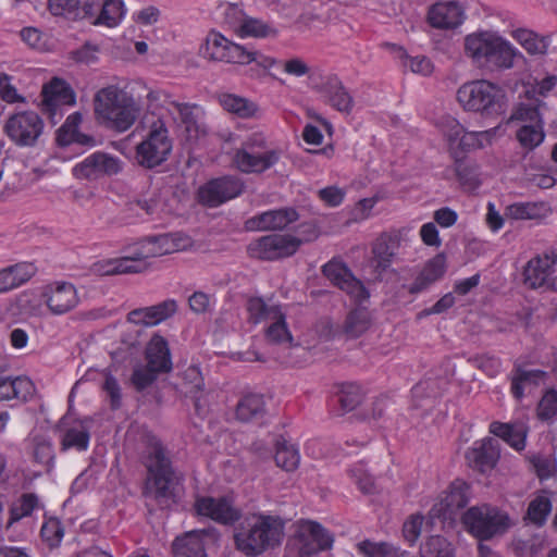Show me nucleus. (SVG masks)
Instances as JSON below:
<instances>
[{
	"instance_id": "1",
	"label": "nucleus",
	"mask_w": 557,
	"mask_h": 557,
	"mask_svg": "<svg viewBox=\"0 0 557 557\" xmlns=\"http://www.w3.org/2000/svg\"><path fill=\"white\" fill-rule=\"evenodd\" d=\"M145 467L147 476L141 491L143 496L154 500L161 508L175 503L180 478L173 467L169 450L160 441L154 440L150 443Z\"/></svg>"
},
{
	"instance_id": "2",
	"label": "nucleus",
	"mask_w": 557,
	"mask_h": 557,
	"mask_svg": "<svg viewBox=\"0 0 557 557\" xmlns=\"http://www.w3.org/2000/svg\"><path fill=\"white\" fill-rule=\"evenodd\" d=\"M48 7L55 16L107 27L116 26L125 13L122 0H102L100 4L95 0H48Z\"/></svg>"
},
{
	"instance_id": "3",
	"label": "nucleus",
	"mask_w": 557,
	"mask_h": 557,
	"mask_svg": "<svg viewBox=\"0 0 557 557\" xmlns=\"http://www.w3.org/2000/svg\"><path fill=\"white\" fill-rule=\"evenodd\" d=\"M465 51L475 64L492 71L511 69L517 55L507 40L491 32L468 35Z\"/></svg>"
},
{
	"instance_id": "4",
	"label": "nucleus",
	"mask_w": 557,
	"mask_h": 557,
	"mask_svg": "<svg viewBox=\"0 0 557 557\" xmlns=\"http://www.w3.org/2000/svg\"><path fill=\"white\" fill-rule=\"evenodd\" d=\"M199 53L205 59L214 62L238 65L256 63L262 70H268L275 63L274 59L258 50L236 44L214 29L207 34L203 44L199 48Z\"/></svg>"
},
{
	"instance_id": "5",
	"label": "nucleus",
	"mask_w": 557,
	"mask_h": 557,
	"mask_svg": "<svg viewBox=\"0 0 557 557\" xmlns=\"http://www.w3.org/2000/svg\"><path fill=\"white\" fill-rule=\"evenodd\" d=\"M461 107L485 117H496L506 112L507 95L498 85L486 79L465 83L457 91Z\"/></svg>"
},
{
	"instance_id": "6",
	"label": "nucleus",
	"mask_w": 557,
	"mask_h": 557,
	"mask_svg": "<svg viewBox=\"0 0 557 557\" xmlns=\"http://www.w3.org/2000/svg\"><path fill=\"white\" fill-rule=\"evenodd\" d=\"M97 117L119 132L127 131L135 122L137 109L134 99L115 85L98 90L94 99Z\"/></svg>"
},
{
	"instance_id": "7",
	"label": "nucleus",
	"mask_w": 557,
	"mask_h": 557,
	"mask_svg": "<svg viewBox=\"0 0 557 557\" xmlns=\"http://www.w3.org/2000/svg\"><path fill=\"white\" fill-rule=\"evenodd\" d=\"M283 536V520L280 517L261 515L249 529L235 533L234 540L238 550L247 557H257L280 545Z\"/></svg>"
},
{
	"instance_id": "8",
	"label": "nucleus",
	"mask_w": 557,
	"mask_h": 557,
	"mask_svg": "<svg viewBox=\"0 0 557 557\" xmlns=\"http://www.w3.org/2000/svg\"><path fill=\"white\" fill-rule=\"evenodd\" d=\"M282 157V150L271 148L263 133L248 135L236 149L233 162L245 174H261L274 166Z\"/></svg>"
},
{
	"instance_id": "9",
	"label": "nucleus",
	"mask_w": 557,
	"mask_h": 557,
	"mask_svg": "<svg viewBox=\"0 0 557 557\" xmlns=\"http://www.w3.org/2000/svg\"><path fill=\"white\" fill-rule=\"evenodd\" d=\"M462 523L479 541H488L504 535L511 527L509 515L488 504L470 507L462 515Z\"/></svg>"
},
{
	"instance_id": "10",
	"label": "nucleus",
	"mask_w": 557,
	"mask_h": 557,
	"mask_svg": "<svg viewBox=\"0 0 557 557\" xmlns=\"http://www.w3.org/2000/svg\"><path fill=\"white\" fill-rule=\"evenodd\" d=\"M172 148L165 123L158 119L150 125L144 140L136 146L135 160L139 166L152 170L169 159Z\"/></svg>"
},
{
	"instance_id": "11",
	"label": "nucleus",
	"mask_w": 557,
	"mask_h": 557,
	"mask_svg": "<svg viewBox=\"0 0 557 557\" xmlns=\"http://www.w3.org/2000/svg\"><path fill=\"white\" fill-rule=\"evenodd\" d=\"M45 123L33 110L15 112L5 120L3 133L18 148H35L41 143Z\"/></svg>"
},
{
	"instance_id": "12",
	"label": "nucleus",
	"mask_w": 557,
	"mask_h": 557,
	"mask_svg": "<svg viewBox=\"0 0 557 557\" xmlns=\"http://www.w3.org/2000/svg\"><path fill=\"white\" fill-rule=\"evenodd\" d=\"M333 535L319 522L305 521L288 542L289 553L294 557H312L332 548Z\"/></svg>"
},
{
	"instance_id": "13",
	"label": "nucleus",
	"mask_w": 557,
	"mask_h": 557,
	"mask_svg": "<svg viewBox=\"0 0 557 557\" xmlns=\"http://www.w3.org/2000/svg\"><path fill=\"white\" fill-rule=\"evenodd\" d=\"M40 98V112L47 117L51 126L57 125L62 120L64 107L76 103L74 90L69 84L58 77L44 85Z\"/></svg>"
},
{
	"instance_id": "14",
	"label": "nucleus",
	"mask_w": 557,
	"mask_h": 557,
	"mask_svg": "<svg viewBox=\"0 0 557 557\" xmlns=\"http://www.w3.org/2000/svg\"><path fill=\"white\" fill-rule=\"evenodd\" d=\"M245 190V183L234 175H223L211 178L201 185L196 194L198 203L207 208L219 206L240 196Z\"/></svg>"
},
{
	"instance_id": "15",
	"label": "nucleus",
	"mask_w": 557,
	"mask_h": 557,
	"mask_svg": "<svg viewBox=\"0 0 557 557\" xmlns=\"http://www.w3.org/2000/svg\"><path fill=\"white\" fill-rule=\"evenodd\" d=\"M301 244L302 240L295 236L272 234L250 243L247 251L252 258L273 261L295 255Z\"/></svg>"
},
{
	"instance_id": "16",
	"label": "nucleus",
	"mask_w": 557,
	"mask_h": 557,
	"mask_svg": "<svg viewBox=\"0 0 557 557\" xmlns=\"http://www.w3.org/2000/svg\"><path fill=\"white\" fill-rule=\"evenodd\" d=\"M321 272L334 286L345 292L356 302H362L369 298L368 289L345 262L333 258L322 265Z\"/></svg>"
},
{
	"instance_id": "17",
	"label": "nucleus",
	"mask_w": 557,
	"mask_h": 557,
	"mask_svg": "<svg viewBox=\"0 0 557 557\" xmlns=\"http://www.w3.org/2000/svg\"><path fill=\"white\" fill-rule=\"evenodd\" d=\"M121 170L119 158L96 151L73 168V175L77 178L98 180L102 176L116 175Z\"/></svg>"
},
{
	"instance_id": "18",
	"label": "nucleus",
	"mask_w": 557,
	"mask_h": 557,
	"mask_svg": "<svg viewBox=\"0 0 557 557\" xmlns=\"http://www.w3.org/2000/svg\"><path fill=\"white\" fill-rule=\"evenodd\" d=\"M45 304L54 315H62L73 310L79 302L76 287L69 282H54L42 292Z\"/></svg>"
},
{
	"instance_id": "19",
	"label": "nucleus",
	"mask_w": 557,
	"mask_h": 557,
	"mask_svg": "<svg viewBox=\"0 0 557 557\" xmlns=\"http://www.w3.org/2000/svg\"><path fill=\"white\" fill-rule=\"evenodd\" d=\"M313 89L320 95L322 101L338 112L350 114L355 101L347 88L336 75L326 76L323 82Z\"/></svg>"
},
{
	"instance_id": "20",
	"label": "nucleus",
	"mask_w": 557,
	"mask_h": 557,
	"mask_svg": "<svg viewBox=\"0 0 557 557\" xmlns=\"http://www.w3.org/2000/svg\"><path fill=\"white\" fill-rule=\"evenodd\" d=\"M198 515L206 516L221 524H233L242 517L240 510L235 508L228 497L214 498L200 497L195 503Z\"/></svg>"
},
{
	"instance_id": "21",
	"label": "nucleus",
	"mask_w": 557,
	"mask_h": 557,
	"mask_svg": "<svg viewBox=\"0 0 557 557\" xmlns=\"http://www.w3.org/2000/svg\"><path fill=\"white\" fill-rule=\"evenodd\" d=\"M177 310V301L169 298L153 306L134 309L126 319L136 325L154 326L172 318Z\"/></svg>"
},
{
	"instance_id": "22",
	"label": "nucleus",
	"mask_w": 557,
	"mask_h": 557,
	"mask_svg": "<svg viewBox=\"0 0 557 557\" xmlns=\"http://www.w3.org/2000/svg\"><path fill=\"white\" fill-rule=\"evenodd\" d=\"M499 459L498 443L487 437L475 442L466 453V460L473 470L486 473L493 470Z\"/></svg>"
},
{
	"instance_id": "23",
	"label": "nucleus",
	"mask_w": 557,
	"mask_h": 557,
	"mask_svg": "<svg viewBox=\"0 0 557 557\" xmlns=\"http://www.w3.org/2000/svg\"><path fill=\"white\" fill-rule=\"evenodd\" d=\"M298 218V212L293 208L269 210L248 219L246 221V228L248 231L283 230L297 221Z\"/></svg>"
},
{
	"instance_id": "24",
	"label": "nucleus",
	"mask_w": 557,
	"mask_h": 557,
	"mask_svg": "<svg viewBox=\"0 0 557 557\" xmlns=\"http://www.w3.org/2000/svg\"><path fill=\"white\" fill-rule=\"evenodd\" d=\"M82 121L83 115L78 111L71 113L66 117L65 122L55 132V144L58 147L63 148L73 144L87 148L96 146L97 141L94 136L79 132Z\"/></svg>"
},
{
	"instance_id": "25",
	"label": "nucleus",
	"mask_w": 557,
	"mask_h": 557,
	"mask_svg": "<svg viewBox=\"0 0 557 557\" xmlns=\"http://www.w3.org/2000/svg\"><path fill=\"white\" fill-rule=\"evenodd\" d=\"M446 269V256L444 252H440L424 264L423 269L410 285H404V287L407 288L411 295L423 293L444 276Z\"/></svg>"
},
{
	"instance_id": "26",
	"label": "nucleus",
	"mask_w": 557,
	"mask_h": 557,
	"mask_svg": "<svg viewBox=\"0 0 557 557\" xmlns=\"http://www.w3.org/2000/svg\"><path fill=\"white\" fill-rule=\"evenodd\" d=\"M463 21L462 8L455 1L436 2L428 12L429 24L438 29H454Z\"/></svg>"
},
{
	"instance_id": "27",
	"label": "nucleus",
	"mask_w": 557,
	"mask_h": 557,
	"mask_svg": "<svg viewBox=\"0 0 557 557\" xmlns=\"http://www.w3.org/2000/svg\"><path fill=\"white\" fill-rule=\"evenodd\" d=\"M134 246L135 258L141 259L160 257L178 250V244L172 234L148 236Z\"/></svg>"
},
{
	"instance_id": "28",
	"label": "nucleus",
	"mask_w": 557,
	"mask_h": 557,
	"mask_svg": "<svg viewBox=\"0 0 557 557\" xmlns=\"http://www.w3.org/2000/svg\"><path fill=\"white\" fill-rule=\"evenodd\" d=\"M556 260L548 255L532 258L524 267V283L533 289L545 287L554 272Z\"/></svg>"
},
{
	"instance_id": "29",
	"label": "nucleus",
	"mask_w": 557,
	"mask_h": 557,
	"mask_svg": "<svg viewBox=\"0 0 557 557\" xmlns=\"http://www.w3.org/2000/svg\"><path fill=\"white\" fill-rule=\"evenodd\" d=\"M400 246L398 236L382 234L372 246V265L379 274L385 272L392 264Z\"/></svg>"
},
{
	"instance_id": "30",
	"label": "nucleus",
	"mask_w": 557,
	"mask_h": 557,
	"mask_svg": "<svg viewBox=\"0 0 557 557\" xmlns=\"http://www.w3.org/2000/svg\"><path fill=\"white\" fill-rule=\"evenodd\" d=\"M547 377V372L540 369L527 370L519 362H515L511 372L510 392L513 398L520 401L524 397L525 386L537 387Z\"/></svg>"
},
{
	"instance_id": "31",
	"label": "nucleus",
	"mask_w": 557,
	"mask_h": 557,
	"mask_svg": "<svg viewBox=\"0 0 557 557\" xmlns=\"http://www.w3.org/2000/svg\"><path fill=\"white\" fill-rule=\"evenodd\" d=\"M145 357L147 366L153 368L154 371L169 373L172 370L173 364L168 341L159 334H154L150 338L145 350Z\"/></svg>"
},
{
	"instance_id": "32",
	"label": "nucleus",
	"mask_w": 557,
	"mask_h": 557,
	"mask_svg": "<svg viewBox=\"0 0 557 557\" xmlns=\"http://www.w3.org/2000/svg\"><path fill=\"white\" fill-rule=\"evenodd\" d=\"M235 414L240 422L261 424L267 414L263 395L257 393L244 395L236 405Z\"/></svg>"
},
{
	"instance_id": "33",
	"label": "nucleus",
	"mask_w": 557,
	"mask_h": 557,
	"mask_svg": "<svg viewBox=\"0 0 557 557\" xmlns=\"http://www.w3.org/2000/svg\"><path fill=\"white\" fill-rule=\"evenodd\" d=\"M183 388L186 396L194 401L197 414L206 412L207 401L203 399L205 381L198 366L191 364L182 374Z\"/></svg>"
},
{
	"instance_id": "34",
	"label": "nucleus",
	"mask_w": 557,
	"mask_h": 557,
	"mask_svg": "<svg viewBox=\"0 0 557 557\" xmlns=\"http://www.w3.org/2000/svg\"><path fill=\"white\" fill-rule=\"evenodd\" d=\"M34 393L33 382L25 376L0 375V400L20 399L27 401Z\"/></svg>"
},
{
	"instance_id": "35",
	"label": "nucleus",
	"mask_w": 557,
	"mask_h": 557,
	"mask_svg": "<svg viewBox=\"0 0 557 557\" xmlns=\"http://www.w3.org/2000/svg\"><path fill=\"white\" fill-rule=\"evenodd\" d=\"M372 317L366 307H357L350 310L343 323V334L348 339H355L362 336L371 326Z\"/></svg>"
},
{
	"instance_id": "36",
	"label": "nucleus",
	"mask_w": 557,
	"mask_h": 557,
	"mask_svg": "<svg viewBox=\"0 0 557 557\" xmlns=\"http://www.w3.org/2000/svg\"><path fill=\"white\" fill-rule=\"evenodd\" d=\"M173 557H207L203 540L196 532L177 536L172 543Z\"/></svg>"
},
{
	"instance_id": "37",
	"label": "nucleus",
	"mask_w": 557,
	"mask_h": 557,
	"mask_svg": "<svg viewBox=\"0 0 557 557\" xmlns=\"http://www.w3.org/2000/svg\"><path fill=\"white\" fill-rule=\"evenodd\" d=\"M490 432L504 440L516 450H522L525 447L527 431L523 428H516L509 423L494 421L490 424Z\"/></svg>"
},
{
	"instance_id": "38",
	"label": "nucleus",
	"mask_w": 557,
	"mask_h": 557,
	"mask_svg": "<svg viewBox=\"0 0 557 557\" xmlns=\"http://www.w3.org/2000/svg\"><path fill=\"white\" fill-rule=\"evenodd\" d=\"M470 485L462 480H455L449 485V492L446 495L444 503L440 506L445 507L449 515L456 510L465 508L470 500Z\"/></svg>"
},
{
	"instance_id": "39",
	"label": "nucleus",
	"mask_w": 557,
	"mask_h": 557,
	"mask_svg": "<svg viewBox=\"0 0 557 557\" xmlns=\"http://www.w3.org/2000/svg\"><path fill=\"white\" fill-rule=\"evenodd\" d=\"M219 102L225 111L236 114L242 119L251 117L258 111L255 102L234 94L224 92L219 95Z\"/></svg>"
},
{
	"instance_id": "40",
	"label": "nucleus",
	"mask_w": 557,
	"mask_h": 557,
	"mask_svg": "<svg viewBox=\"0 0 557 557\" xmlns=\"http://www.w3.org/2000/svg\"><path fill=\"white\" fill-rule=\"evenodd\" d=\"M358 554L363 557H407L406 550H400L398 547L386 542H372L363 540L356 545Z\"/></svg>"
},
{
	"instance_id": "41",
	"label": "nucleus",
	"mask_w": 557,
	"mask_h": 557,
	"mask_svg": "<svg viewBox=\"0 0 557 557\" xmlns=\"http://www.w3.org/2000/svg\"><path fill=\"white\" fill-rule=\"evenodd\" d=\"M274 319L275 321L265 329L267 341L271 344L293 346L294 337L286 323V315L277 310V315Z\"/></svg>"
},
{
	"instance_id": "42",
	"label": "nucleus",
	"mask_w": 557,
	"mask_h": 557,
	"mask_svg": "<svg viewBox=\"0 0 557 557\" xmlns=\"http://www.w3.org/2000/svg\"><path fill=\"white\" fill-rule=\"evenodd\" d=\"M455 173L461 186L468 190H474L481 185L479 168L473 161L457 159L455 161Z\"/></svg>"
},
{
	"instance_id": "43",
	"label": "nucleus",
	"mask_w": 557,
	"mask_h": 557,
	"mask_svg": "<svg viewBox=\"0 0 557 557\" xmlns=\"http://www.w3.org/2000/svg\"><path fill=\"white\" fill-rule=\"evenodd\" d=\"M544 122L540 112V104L534 103H518L511 111V114L506 120V124L522 123V125H535Z\"/></svg>"
},
{
	"instance_id": "44",
	"label": "nucleus",
	"mask_w": 557,
	"mask_h": 557,
	"mask_svg": "<svg viewBox=\"0 0 557 557\" xmlns=\"http://www.w3.org/2000/svg\"><path fill=\"white\" fill-rule=\"evenodd\" d=\"M276 451L274 460L277 467L285 471H294L297 469L300 460L298 449L294 445H289L284 438H280L275 443Z\"/></svg>"
},
{
	"instance_id": "45",
	"label": "nucleus",
	"mask_w": 557,
	"mask_h": 557,
	"mask_svg": "<svg viewBox=\"0 0 557 557\" xmlns=\"http://www.w3.org/2000/svg\"><path fill=\"white\" fill-rule=\"evenodd\" d=\"M520 146L528 151L534 150L545 139L544 122L535 125H521L516 134Z\"/></svg>"
},
{
	"instance_id": "46",
	"label": "nucleus",
	"mask_w": 557,
	"mask_h": 557,
	"mask_svg": "<svg viewBox=\"0 0 557 557\" xmlns=\"http://www.w3.org/2000/svg\"><path fill=\"white\" fill-rule=\"evenodd\" d=\"M33 457L35 462L46 468L50 472L54 467L55 453L51 440L45 436L34 437Z\"/></svg>"
},
{
	"instance_id": "47",
	"label": "nucleus",
	"mask_w": 557,
	"mask_h": 557,
	"mask_svg": "<svg viewBox=\"0 0 557 557\" xmlns=\"http://www.w3.org/2000/svg\"><path fill=\"white\" fill-rule=\"evenodd\" d=\"M513 37L530 54H545L548 48V38L540 37L532 30L519 28L515 30Z\"/></svg>"
},
{
	"instance_id": "48",
	"label": "nucleus",
	"mask_w": 557,
	"mask_h": 557,
	"mask_svg": "<svg viewBox=\"0 0 557 557\" xmlns=\"http://www.w3.org/2000/svg\"><path fill=\"white\" fill-rule=\"evenodd\" d=\"M236 33L240 37L256 38H265L276 35V30L271 25L253 17L244 18L236 29Z\"/></svg>"
},
{
	"instance_id": "49",
	"label": "nucleus",
	"mask_w": 557,
	"mask_h": 557,
	"mask_svg": "<svg viewBox=\"0 0 557 557\" xmlns=\"http://www.w3.org/2000/svg\"><path fill=\"white\" fill-rule=\"evenodd\" d=\"M447 382L443 379L425 377L418 382L411 389L416 399L436 398L446 388Z\"/></svg>"
},
{
	"instance_id": "50",
	"label": "nucleus",
	"mask_w": 557,
	"mask_h": 557,
	"mask_svg": "<svg viewBox=\"0 0 557 557\" xmlns=\"http://www.w3.org/2000/svg\"><path fill=\"white\" fill-rule=\"evenodd\" d=\"M420 557H454L450 543L441 535L430 536L420 546Z\"/></svg>"
},
{
	"instance_id": "51",
	"label": "nucleus",
	"mask_w": 557,
	"mask_h": 557,
	"mask_svg": "<svg viewBox=\"0 0 557 557\" xmlns=\"http://www.w3.org/2000/svg\"><path fill=\"white\" fill-rule=\"evenodd\" d=\"M552 511V502L547 496L539 495L530 502L527 510L528 519L535 525L542 527Z\"/></svg>"
},
{
	"instance_id": "52",
	"label": "nucleus",
	"mask_w": 557,
	"mask_h": 557,
	"mask_svg": "<svg viewBox=\"0 0 557 557\" xmlns=\"http://www.w3.org/2000/svg\"><path fill=\"white\" fill-rule=\"evenodd\" d=\"M38 506V497L33 493L23 494L10 509L9 525L33 513Z\"/></svg>"
},
{
	"instance_id": "53",
	"label": "nucleus",
	"mask_w": 557,
	"mask_h": 557,
	"mask_svg": "<svg viewBox=\"0 0 557 557\" xmlns=\"http://www.w3.org/2000/svg\"><path fill=\"white\" fill-rule=\"evenodd\" d=\"M453 122L455 126L451 129L449 138L450 140L459 138V147L461 150L469 151L483 146L481 137L484 135V132H466L459 123L455 120H453Z\"/></svg>"
},
{
	"instance_id": "54",
	"label": "nucleus",
	"mask_w": 557,
	"mask_h": 557,
	"mask_svg": "<svg viewBox=\"0 0 557 557\" xmlns=\"http://www.w3.org/2000/svg\"><path fill=\"white\" fill-rule=\"evenodd\" d=\"M363 399L361 387L356 383H344L338 394V403L343 410L351 411L357 408Z\"/></svg>"
},
{
	"instance_id": "55",
	"label": "nucleus",
	"mask_w": 557,
	"mask_h": 557,
	"mask_svg": "<svg viewBox=\"0 0 557 557\" xmlns=\"http://www.w3.org/2000/svg\"><path fill=\"white\" fill-rule=\"evenodd\" d=\"M249 313V319L255 323L268 319L270 315H277V310H281L278 306L269 307L261 297H250L246 305Z\"/></svg>"
},
{
	"instance_id": "56",
	"label": "nucleus",
	"mask_w": 557,
	"mask_h": 557,
	"mask_svg": "<svg viewBox=\"0 0 557 557\" xmlns=\"http://www.w3.org/2000/svg\"><path fill=\"white\" fill-rule=\"evenodd\" d=\"M90 434L87 430H77L71 428L65 431L61 441V450L75 448L78 451H84L88 448Z\"/></svg>"
},
{
	"instance_id": "57",
	"label": "nucleus",
	"mask_w": 557,
	"mask_h": 557,
	"mask_svg": "<svg viewBox=\"0 0 557 557\" xmlns=\"http://www.w3.org/2000/svg\"><path fill=\"white\" fill-rule=\"evenodd\" d=\"M159 373L147 364H138L133 370L131 383L137 392L141 393L157 381Z\"/></svg>"
},
{
	"instance_id": "58",
	"label": "nucleus",
	"mask_w": 557,
	"mask_h": 557,
	"mask_svg": "<svg viewBox=\"0 0 557 557\" xmlns=\"http://www.w3.org/2000/svg\"><path fill=\"white\" fill-rule=\"evenodd\" d=\"M100 47L90 41H86L79 48L69 52V59L82 65H91L99 61Z\"/></svg>"
},
{
	"instance_id": "59",
	"label": "nucleus",
	"mask_w": 557,
	"mask_h": 557,
	"mask_svg": "<svg viewBox=\"0 0 557 557\" xmlns=\"http://www.w3.org/2000/svg\"><path fill=\"white\" fill-rule=\"evenodd\" d=\"M537 418L542 421H548L557 414V391L550 388L542 396L537 408Z\"/></svg>"
},
{
	"instance_id": "60",
	"label": "nucleus",
	"mask_w": 557,
	"mask_h": 557,
	"mask_svg": "<svg viewBox=\"0 0 557 557\" xmlns=\"http://www.w3.org/2000/svg\"><path fill=\"white\" fill-rule=\"evenodd\" d=\"M397 49L399 52V57L406 60L405 66L409 65L410 70L413 73H419L422 75H429L432 73L433 64L430 59H428L424 55H417L410 58L405 49H403L401 47H398Z\"/></svg>"
},
{
	"instance_id": "61",
	"label": "nucleus",
	"mask_w": 557,
	"mask_h": 557,
	"mask_svg": "<svg viewBox=\"0 0 557 557\" xmlns=\"http://www.w3.org/2000/svg\"><path fill=\"white\" fill-rule=\"evenodd\" d=\"M102 389L107 393L110 400V408L117 410L122 406L121 386L112 374H107L102 384Z\"/></svg>"
},
{
	"instance_id": "62",
	"label": "nucleus",
	"mask_w": 557,
	"mask_h": 557,
	"mask_svg": "<svg viewBox=\"0 0 557 557\" xmlns=\"http://www.w3.org/2000/svg\"><path fill=\"white\" fill-rule=\"evenodd\" d=\"M11 78L10 75L0 73V98L8 103L26 102V98L11 84Z\"/></svg>"
},
{
	"instance_id": "63",
	"label": "nucleus",
	"mask_w": 557,
	"mask_h": 557,
	"mask_svg": "<svg viewBox=\"0 0 557 557\" xmlns=\"http://www.w3.org/2000/svg\"><path fill=\"white\" fill-rule=\"evenodd\" d=\"M348 473L363 494H373L375 492L374 479L363 471L361 467H354L349 469Z\"/></svg>"
},
{
	"instance_id": "64",
	"label": "nucleus",
	"mask_w": 557,
	"mask_h": 557,
	"mask_svg": "<svg viewBox=\"0 0 557 557\" xmlns=\"http://www.w3.org/2000/svg\"><path fill=\"white\" fill-rule=\"evenodd\" d=\"M40 534L50 546H54L61 542L64 531L59 521L52 520L44 523Z\"/></svg>"
}]
</instances>
